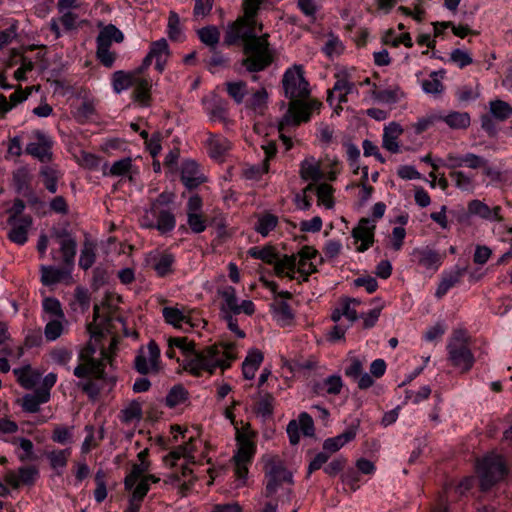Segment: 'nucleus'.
Masks as SVG:
<instances>
[{
  "instance_id": "obj_1",
  "label": "nucleus",
  "mask_w": 512,
  "mask_h": 512,
  "mask_svg": "<svg viewBox=\"0 0 512 512\" xmlns=\"http://www.w3.org/2000/svg\"><path fill=\"white\" fill-rule=\"evenodd\" d=\"M266 0H243V14L229 23L225 30L224 43L228 46L243 42L246 58L242 65L250 72L263 70L272 61L269 47V34L257 35L263 29V24L257 15Z\"/></svg>"
},
{
  "instance_id": "obj_2",
  "label": "nucleus",
  "mask_w": 512,
  "mask_h": 512,
  "mask_svg": "<svg viewBox=\"0 0 512 512\" xmlns=\"http://www.w3.org/2000/svg\"><path fill=\"white\" fill-rule=\"evenodd\" d=\"M109 320L100 316L99 306H94V320L88 326L90 340L79 353L80 364L74 368V375L81 380L78 386L92 399H95L106 383H113L114 377L108 371L112 368L111 356L101 351L100 357H94L98 341L109 332Z\"/></svg>"
},
{
  "instance_id": "obj_3",
  "label": "nucleus",
  "mask_w": 512,
  "mask_h": 512,
  "mask_svg": "<svg viewBox=\"0 0 512 512\" xmlns=\"http://www.w3.org/2000/svg\"><path fill=\"white\" fill-rule=\"evenodd\" d=\"M283 88L285 95L292 99L286 114L279 121L278 128L280 140L286 150L292 147V141L283 131L286 126H296L310 119L314 110H317L321 103L315 100L304 101L309 95V84L304 78V71L301 65H293L283 75Z\"/></svg>"
},
{
  "instance_id": "obj_4",
  "label": "nucleus",
  "mask_w": 512,
  "mask_h": 512,
  "mask_svg": "<svg viewBox=\"0 0 512 512\" xmlns=\"http://www.w3.org/2000/svg\"><path fill=\"white\" fill-rule=\"evenodd\" d=\"M52 238L58 245V249H52L51 258L55 262L63 264V268L52 265H42L41 281L44 285L51 286L60 282H72V269L74 267L77 243L74 237L64 230L54 231Z\"/></svg>"
},
{
  "instance_id": "obj_5",
  "label": "nucleus",
  "mask_w": 512,
  "mask_h": 512,
  "mask_svg": "<svg viewBox=\"0 0 512 512\" xmlns=\"http://www.w3.org/2000/svg\"><path fill=\"white\" fill-rule=\"evenodd\" d=\"M236 359V347L232 344H215L195 350L183 358V370L193 376L212 375L217 368L225 370Z\"/></svg>"
},
{
  "instance_id": "obj_6",
  "label": "nucleus",
  "mask_w": 512,
  "mask_h": 512,
  "mask_svg": "<svg viewBox=\"0 0 512 512\" xmlns=\"http://www.w3.org/2000/svg\"><path fill=\"white\" fill-rule=\"evenodd\" d=\"M147 456V449L140 451L137 455V462L132 465L131 470L125 477V489L132 492L125 512H138L140 502L149 491L150 482L156 483L159 481V478L148 474L150 462L147 460Z\"/></svg>"
},
{
  "instance_id": "obj_7",
  "label": "nucleus",
  "mask_w": 512,
  "mask_h": 512,
  "mask_svg": "<svg viewBox=\"0 0 512 512\" xmlns=\"http://www.w3.org/2000/svg\"><path fill=\"white\" fill-rule=\"evenodd\" d=\"M318 251L311 246L302 247L296 254L283 256L276 264V274L298 281H306L316 271Z\"/></svg>"
},
{
  "instance_id": "obj_8",
  "label": "nucleus",
  "mask_w": 512,
  "mask_h": 512,
  "mask_svg": "<svg viewBox=\"0 0 512 512\" xmlns=\"http://www.w3.org/2000/svg\"><path fill=\"white\" fill-rule=\"evenodd\" d=\"M262 462L267 479L265 497L283 495L290 501L293 476L285 469L281 458L277 455L265 454L262 457Z\"/></svg>"
},
{
  "instance_id": "obj_9",
  "label": "nucleus",
  "mask_w": 512,
  "mask_h": 512,
  "mask_svg": "<svg viewBox=\"0 0 512 512\" xmlns=\"http://www.w3.org/2000/svg\"><path fill=\"white\" fill-rule=\"evenodd\" d=\"M200 446L201 441L189 437V440L185 442L184 445H179L163 458L165 466L170 468L176 466L179 460L182 459L184 461L181 477L174 475L172 481L183 486L185 490H189L193 484V471L188 467V465L195 462V453Z\"/></svg>"
},
{
  "instance_id": "obj_10",
  "label": "nucleus",
  "mask_w": 512,
  "mask_h": 512,
  "mask_svg": "<svg viewBox=\"0 0 512 512\" xmlns=\"http://www.w3.org/2000/svg\"><path fill=\"white\" fill-rule=\"evenodd\" d=\"M253 437V433L247 430L237 431L236 434L237 449L231 462L237 486L244 485L247 480L249 466L251 465L256 452V445Z\"/></svg>"
},
{
  "instance_id": "obj_11",
  "label": "nucleus",
  "mask_w": 512,
  "mask_h": 512,
  "mask_svg": "<svg viewBox=\"0 0 512 512\" xmlns=\"http://www.w3.org/2000/svg\"><path fill=\"white\" fill-rule=\"evenodd\" d=\"M172 200V194L162 193L152 204L150 210L146 212L142 226L156 228L162 234L172 231L176 226V220L171 210L168 207H164V205L171 203Z\"/></svg>"
},
{
  "instance_id": "obj_12",
  "label": "nucleus",
  "mask_w": 512,
  "mask_h": 512,
  "mask_svg": "<svg viewBox=\"0 0 512 512\" xmlns=\"http://www.w3.org/2000/svg\"><path fill=\"white\" fill-rule=\"evenodd\" d=\"M477 473L482 490L489 489L506 474V467L501 455L490 453L477 462Z\"/></svg>"
},
{
  "instance_id": "obj_13",
  "label": "nucleus",
  "mask_w": 512,
  "mask_h": 512,
  "mask_svg": "<svg viewBox=\"0 0 512 512\" xmlns=\"http://www.w3.org/2000/svg\"><path fill=\"white\" fill-rule=\"evenodd\" d=\"M162 315L167 324L183 332H191L196 328L205 327L206 322L194 317L191 309L178 306H167L162 309Z\"/></svg>"
},
{
  "instance_id": "obj_14",
  "label": "nucleus",
  "mask_w": 512,
  "mask_h": 512,
  "mask_svg": "<svg viewBox=\"0 0 512 512\" xmlns=\"http://www.w3.org/2000/svg\"><path fill=\"white\" fill-rule=\"evenodd\" d=\"M449 359L457 368L467 371L474 363V357L467 345L466 334L463 331L454 333L448 344Z\"/></svg>"
},
{
  "instance_id": "obj_15",
  "label": "nucleus",
  "mask_w": 512,
  "mask_h": 512,
  "mask_svg": "<svg viewBox=\"0 0 512 512\" xmlns=\"http://www.w3.org/2000/svg\"><path fill=\"white\" fill-rule=\"evenodd\" d=\"M376 221L361 218L351 230L352 247L357 253L369 250L375 242Z\"/></svg>"
},
{
  "instance_id": "obj_16",
  "label": "nucleus",
  "mask_w": 512,
  "mask_h": 512,
  "mask_svg": "<svg viewBox=\"0 0 512 512\" xmlns=\"http://www.w3.org/2000/svg\"><path fill=\"white\" fill-rule=\"evenodd\" d=\"M222 298V314H241L251 315L254 313L255 306L251 300H243L239 303L236 296V290L232 286H225L217 291Z\"/></svg>"
},
{
  "instance_id": "obj_17",
  "label": "nucleus",
  "mask_w": 512,
  "mask_h": 512,
  "mask_svg": "<svg viewBox=\"0 0 512 512\" xmlns=\"http://www.w3.org/2000/svg\"><path fill=\"white\" fill-rule=\"evenodd\" d=\"M160 349L154 341L142 347L135 357V369L143 375L155 374L159 371Z\"/></svg>"
},
{
  "instance_id": "obj_18",
  "label": "nucleus",
  "mask_w": 512,
  "mask_h": 512,
  "mask_svg": "<svg viewBox=\"0 0 512 512\" xmlns=\"http://www.w3.org/2000/svg\"><path fill=\"white\" fill-rule=\"evenodd\" d=\"M78 7L77 0H58L57 9L60 14L59 18H53L50 22V28L55 33L56 37L61 34L60 25L65 29H74L77 25L78 17L73 12V9Z\"/></svg>"
},
{
  "instance_id": "obj_19",
  "label": "nucleus",
  "mask_w": 512,
  "mask_h": 512,
  "mask_svg": "<svg viewBox=\"0 0 512 512\" xmlns=\"http://www.w3.org/2000/svg\"><path fill=\"white\" fill-rule=\"evenodd\" d=\"M412 261L425 271L434 274L443 262V255L429 246L416 247L411 252Z\"/></svg>"
},
{
  "instance_id": "obj_20",
  "label": "nucleus",
  "mask_w": 512,
  "mask_h": 512,
  "mask_svg": "<svg viewBox=\"0 0 512 512\" xmlns=\"http://www.w3.org/2000/svg\"><path fill=\"white\" fill-rule=\"evenodd\" d=\"M35 141L27 144L26 152L42 163H47L52 158V139L42 131L34 132Z\"/></svg>"
},
{
  "instance_id": "obj_21",
  "label": "nucleus",
  "mask_w": 512,
  "mask_h": 512,
  "mask_svg": "<svg viewBox=\"0 0 512 512\" xmlns=\"http://www.w3.org/2000/svg\"><path fill=\"white\" fill-rule=\"evenodd\" d=\"M314 431L313 419L306 412L300 413L297 420H291L286 428L289 441L292 445L299 443L301 434L312 437L314 435Z\"/></svg>"
},
{
  "instance_id": "obj_22",
  "label": "nucleus",
  "mask_w": 512,
  "mask_h": 512,
  "mask_svg": "<svg viewBox=\"0 0 512 512\" xmlns=\"http://www.w3.org/2000/svg\"><path fill=\"white\" fill-rule=\"evenodd\" d=\"M8 224L10 225L8 239L19 246L24 245L28 241V234L33 224L32 218L30 216L9 217Z\"/></svg>"
},
{
  "instance_id": "obj_23",
  "label": "nucleus",
  "mask_w": 512,
  "mask_h": 512,
  "mask_svg": "<svg viewBox=\"0 0 512 512\" xmlns=\"http://www.w3.org/2000/svg\"><path fill=\"white\" fill-rule=\"evenodd\" d=\"M302 180L308 182L306 190H313L314 186L324 177L320 162L313 156H307L300 163L299 169Z\"/></svg>"
},
{
  "instance_id": "obj_24",
  "label": "nucleus",
  "mask_w": 512,
  "mask_h": 512,
  "mask_svg": "<svg viewBox=\"0 0 512 512\" xmlns=\"http://www.w3.org/2000/svg\"><path fill=\"white\" fill-rule=\"evenodd\" d=\"M360 303V300L356 298L341 299L332 311V321L334 323H338L342 318H345L347 319L348 324L352 325L360 317L357 312V306H359Z\"/></svg>"
},
{
  "instance_id": "obj_25",
  "label": "nucleus",
  "mask_w": 512,
  "mask_h": 512,
  "mask_svg": "<svg viewBox=\"0 0 512 512\" xmlns=\"http://www.w3.org/2000/svg\"><path fill=\"white\" fill-rule=\"evenodd\" d=\"M37 477L38 470L33 466H26L19 468L18 471H7L4 480L12 488H18L21 484H33Z\"/></svg>"
},
{
  "instance_id": "obj_26",
  "label": "nucleus",
  "mask_w": 512,
  "mask_h": 512,
  "mask_svg": "<svg viewBox=\"0 0 512 512\" xmlns=\"http://www.w3.org/2000/svg\"><path fill=\"white\" fill-rule=\"evenodd\" d=\"M51 393L47 389H37L34 393L25 394L22 398L21 407L26 413H36L42 404L50 400Z\"/></svg>"
},
{
  "instance_id": "obj_27",
  "label": "nucleus",
  "mask_w": 512,
  "mask_h": 512,
  "mask_svg": "<svg viewBox=\"0 0 512 512\" xmlns=\"http://www.w3.org/2000/svg\"><path fill=\"white\" fill-rule=\"evenodd\" d=\"M174 256L168 252L153 251L148 256V262L159 276L172 272Z\"/></svg>"
},
{
  "instance_id": "obj_28",
  "label": "nucleus",
  "mask_w": 512,
  "mask_h": 512,
  "mask_svg": "<svg viewBox=\"0 0 512 512\" xmlns=\"http://www.w3.org/2000/svg\"><path fill=\"white\" fill-rule=\"evenodd\" d=\"M403 133L400 124L390 122L384 127L382 136V146L391 153H398L400 151L399 137Z\"/></svg>"
},
{
  "instance_id": "obj_29",
  "label": "nucleus",
  "mask_w": 512,
  "mask_h": 512,
  "mask_svg": "<svg viewBox=\"0 0 512 512\" xmlns=\"http://www.w3.org/2000/svg\"><path fill=\"white\" fill-rule=\"evenodd\" d=\"M13 373L18 383L27 390L35 388L40 383L42 377L41 372L33 369L30 365L14 368Z\"/></svg>"
},
{
  "instance_id": "obj_30",
  "label": "nucleus",
  "mask_w": 512,
  "mask_h": 512,
  "mask_svg": "<svg viewBox=\"0 0 512 512\" xmlns=\"http://www.w3.org/2000/svg\"><path fill=\"white\" fill-rule=\"evenodd\" d=\"M181 180L189 189L195 188L203 182V176L195 161L186 160L182 163Z\"/></svg>"
},
{
  "instance_id": "obj_31",
  "label": "nucleus",
  "mask_w": 512,
  "mask_h": 512,
  "mask_svg": "<svg viewBox=\"0 0 512 512\" xmlns=\"http://www.w3.org/2000/svg\"><path fill=\"white\" fill-rule=\"evenodd\" d=\"M336 78L337 80L328 96L330 104L333 103V99H336L339 103L346 101V96L354 89L353 82L347 78L344 72H339Z\"/></svg>"
},
{
  "instance_id": "obj_32",
  "label": "nucleus",
  "mask_w": 512,
  "mask_h": 512,
  "mask_svg": "<svg viewBox=\"0 0 512 512\" xmlns=\"http://www.w3.org/2000/svg\"><path fill=\"white\" fill-rule=\"evenodd\" d=\"M45 322L44 337L47 341H56L60 338L68 329V320L65 316L61 319L48 318L43 319Z\"/></svg>"
},
{
  "instance_id": "obj_33",
  "label": "nucleus",
  "mask_w": 512,
  "mask_h": 512,
  "mask_svg": "<svg viewBox=\"0 0 512 512\" xmlns=\"http://www.w3.org/2000/svg\"><path fill=\"white\" fill-rule=\"evenodd\" d=\"M342 387L343 381L341 376L333 374L325 378L322 382L316 383L313 390L319 396L326 394L337 395L341 392Z\"/></svg>"
},
{
  "instance_id": "obj_34",
  "label": "nucleus",
  "mask_w": 512,
  "mask_h": 512,
  "mask_svg": "<svg viewBox=\"0 0 512 512\" xmlns=\"http://www.w3.org/2000/svg\"><path fill=\"white\" fill-rule=\"evenodd\" d=\"M455 187L462 192L473 193L477 187L475 176L464 170L451 171L449 174Z\"/></svg>"
},
{
  "instance_id": "obj_35",
  "label": "nucleus",
  "mask_w": 512,
  "mask_h": 512,
  "mask_svg": "<svg viewBox=\"0 0 512 512\" xmlns=\"http://www.w3.org/2000/svg\"><path fill=\"white\" fill-rule=\"evenodd\" d=\"M150 57L155 61V68L160 73L164 71L165 64L169 57V49L167 41L162 38L158 41H155L151 44L149 50Z\"/></svg>"
},
{
  "instance_id": "obj_36",
  "label": "nucleus",
  "mask_w": 512,
  "mask_h": 512,
  "mask_svg": "<svg viewBox=\"0 0 512 512\" xmlns=\"http://www.w3.org/2000/svg\"><path fill=\"white\" fill-rule=\"evenodd\" d=\"M124 41L123 32L113 24L104 25L101 27L99 34L96 38V45L103 44L108 48L112 43H122Z\"/></svg>"
},
{
  "instance_id": "obj_37",
  "label": "nucleus",
  "mask_w": 512,
  "mask_h": 512,
  "mask_svg": "<svg viewBox=\"0 0 512 512\" xmlns=\"http://www.w3.org/2000/svg\"><path fill=\"white\" fill-rule=\"evenodd\" d=\"M355 437H356V429L349 428L346 431H344L343 433H341L335 437L327 438L323 442V449L326 452L335 453V452L339 451L341 448H343L347 443L354 440Z\"/></svg>"
},
{
  "instance_id": "obj_38",
  "label": "nucleus",
  "mask_w": 512,
  "mask_h": 512,
  "mask_svg": "<svg viewBox=\"0 0 512 512\" xmlns=\"http://www.w3.org/2000/svg\"><path fill=\"white\" fill-rule=\"evenodd\" d=\"M462 273V269L458 267L451 271H444L436 288L435 296L438 299L442 298L456 283L459 282Z\"/></svg>"
},
{
  "instance_id": "obj_39",
  "label": "nucleus",
  "mask_w": 512,
  "mask_h": 512,
  "mask_svg": "<svg viewBox=\"0 0 512 512\" xmlns=\"http://www.w3.org/2000/svg\"><path fill=\"white\" fill-rule=\"evenodd\" d=\"M263 354L257 349H251L242 363L243 376L247 380L255 377L256 371L263 362Z\"/></svg>"
},
{
  "instance_id": "obj_40",
  "label": "nucleus",
  "mask_w": 512,
  "mask_h": 512,
  "mask_svg": "<svg viewBox=\"0 0 512 512\" xmlns=\"http://www.w3.org/2000/svg\"><path fill=\"white\" fill-rule=\"evenodd\" d=\"M134 86V100L142 107H147L150 102V90L152 87L149 79L137 76Z\"/></svg>"
},
{
  "instance_id": "obj_41",
  "label": "nucleus",
  "mask_w": 512,
  "mask_h": 512,
  "mask_svg": "<svg viewBox=\"0 0 512 512\" xmlns=\"http://www.w3.org/2000/svg\"><path fill=\"white\" fill-rule=\"evenodd\" d=\"M468 211L470 214L477 215L488 220H497L500 218V207L496 206L491 209L488 205L480 200H472L468 204Z\"/></svg>"
},
{
  "instance_id": "obj_42",
  "label": "nucleus",
  "mask_w": 512,
  "mask_h": 512,
  "mask_svg": "<svg viewBox=\"0 0 512 512\" xmlns=\"http://www.w3.org/2000/svg\"><path fill=\"white\" fill-rule=\"evenodd\" d=\"M439 120L446 123L449 128L459 130L469 127L471 119L467 112L453 111L446 115H439Z\"/></svg>"
},
{
  "instance_id": "obj_43",
  "label": "nucleus",
  "mask_w": 512,
  "mask_h": 512,
  "mask_svg": "<svg viewBox=\"0 0 512 512\" xmlns=\"http://www.w3.org/2000/svg\"><path fill=\"white\" fill-rule=\"evenodd\" d=\"M137 78L136 73L133 72H125L122 70L116 71L112 75V88L113 91L117 94L127 90L129 87L133 85Z\"/></svg>"
},
{
  "instance_id": "obj_44",
  "label": "nucleus",
  "mask_w": 512,
  "mask_h": 512,
  "mask_svg": "<svg viewBox=\"0 0 512 512\" xmlns=\"http://www.w3.org/2000/svg\"><path fill=\"white\" fill-rule=\"evenodd\" d=\"M16 446V454L20 461H28L34 457V445L31 440L24 437H14L11 440L4 439Z\"/></svg>"
},
{
  "instance_id": "obj_45",
  "label": "nucleus",
  "mask_w": 512,
  "mask_h": 512,
  "mask_svg": "<svg viewBox=\"0 0 512 512\" xmlns=\"http://www.w3.org/2000/svg\"><path fill=\"white\" fill-rule=\"evenodd\" d=\"M313 190L316 192L318 205L324 206L326 209L334 208V189L331 185L327 183H319L314 186Z\"/></svg>"
},
{
  "instance_id": "obj_46",
  "label": "nucleus",
  "mask_w": 512,
  "mask_h": 512,
  "mask_svg": "<svg viewBox=\"0 0 512 512\" xmlns=\"http://www.w3.org/2000/svg\"><path fill=\"white\" fill-rule=\"evenodd\" d=\"M231 148V142L222 136H213L208 140L209 154L214 159H220Z\"/></svg>"
},
{
  "instance_id": "obj_47",
  "label": "nucleus",
  "mask_w": 512,
  "mask_h": 512,
  "mask_svg": "<svg viewBox=\"0 0 512 512\" xmlns=\"http://www.w3.org/2000/svg\"><path fill=\"white\" fill-rule=\"evenodd\" d=\"M198 36L203 44L211 49H216L220 41V30L214 25H209L199 29Z\"/></svg>"
},
{
  "instance_id": "obj_48",
  "label": "nucleus",
  "mask_w": 512,
  "mask_h": 512,
  "mask_svg": "<svg viewBox=\"0 0 512 512\" xmlns=\"http://www.w3.org/2000/svg\"><path fill=\"white\" fill-rule=\"evenodd\" d=\"M71 455V449L66 448L63 450H54L47 454V458L49 460L50 466L56 470L58 473H61L63 469L67 465V460Z\"/></svg>"
},
{
  "instance_id": "obj_49",
  "label": "nucleus",
  "mask_w": 512,
  "mask_h": 512,
  "mask_svg": "<svg viewBox=\"0 0 512 512\" xmlns=\"http://www.w3.org/2000/svg\"><path fill=\"white\" fill-rule=\"evenodd\" d=\"M42 310V320L48 318L61 319L65 316L61 304L56 298H45L42 303Z\"/></svg>"
},
{
  "instance_id": "obj_50",
  "label": "nucleus",
  "mask_w": 512,
  "mask_h": 512,
  "mask_svg": "<svg viewBox=\"0 0 512 512\" xmlns=\"http://www.w3.org/2000/svg\"><path fill=\"white\" fill-rule=\"evenodd\" d=\"M142 416V408L139 402L133 401L129 403L120 414L123 423L133 424L140 421Z\"/></svg>"
},
{
  "instance_id": "obj_51",
  "label": "nucleus",
  "mask_w": 512,
  "mask_h": 512,
  "mask_svg": "<svg viewBox=\"0 0 512 512\" xmlns=\"http://www.w3.org/2000/svg\"><path fill=\"white\" fill-rule=\"evenodd\" d=\"M278 224V217L271 213H265L258 218L255 230L262 236H267Z\"/></svg>"
},
{
  "instance_id": "obj_52",
  "label": "nucleus",
  "mask_w": 512,
  "mask_h": 512,
  "mask_svg": "<svg viewBox=\"0 0 512 512\" xmlns=\"http://www.w3.org/2000/svg\"><path fill=\"white\" fill-rule=\"evenodd\" d=\"M187 397V390L184 387L177 385L171 388L168 392L165 398V403L168 407L173 408L184 403L187 400Z\"/></svg>"
},
{
  "instance_id": "obj_53",
  "label": "nucleus",
  "mask_w": 512,
  "mask_h": 512,
  "mask_svg": "<svg viewBox=\"0 0 512 512\" xmlns=\"http://www.w3.org/2000/svg\"><path fill=\"white\" fill-rule=\"evenodd\" d=\"M421 87L427 94L439 95L443 92V84L435 71L428 78L422 80Z\"/></svg>"
},
{
  "instance_id": "obj_54",
  "label": "nucleus",
  "mask_w": 512,
  "mask_h": 512,
  "mask_svg": "<svg viewBox=\"0 0 512 512\" xmlns=\"http://www.w3.org/2000/svg\"><path fill=\"white\" fill-rule=\"evenodd\" d=\"M344 51L343 42L335 35L330 34L323 46V52L329 57L334 58L341 55Z\"/></svg>"
},
{
  "instance_id": "obj_55",
  "label": "nucleus",
  "mask_w": 512,
  "mask_h": 512,
  "mask_svg": "<svg viewBox=\"0 0 512 512\" xmlns=\"http://www.w3.org/2000/svg\"><path fill=\"white\" fill-rule=\"evenodd\" d=\"M40 174L44 179V185L50 193L57 191V182L59 173L56 169L50 166H43L40 170Z\"/></svg>"
},
{
  "instance_id": "obj_56",
  "label": "nucleus",
  "mask_w": 512,
  "mask_h": 512,
  "mask_svg": "<svg viewBox=\"0 0 512 512\" xmlns=\"http://www.w3.org/2000/svg\"><path fill=\"white\" fill-rule=\"evenodd\" d=\"M249 254L256 259H261L269 264H273L275 271L277 262L281 261L282 258L279 257L271 248H252L250 249Z\"/></svg>"
},
{
  "instance_id": "obj_57",
  "label": "nucleus",
  "mask_w": 512,
  "mask_h": 512,
  "mask_svg": "<svg viewBox=\"0 0 512 512\" xmlns=\"http://www.w3.org/2000/svg\"><path fill=\"white\" fill-rule=\"evenodd\" d=\"M169 348H178L184 358L187 354L193 353L195 349V343L189 340L187 337H171L168 339Z\"/></svg>"
},
{
  "instance_id": "obj_58",
  "label": "nucleus",
  "mask_w": 512,
  "mask_h": 512,
  "mask_svg": "<svg viewBox=\"0 0 512 512\" xmlns=\"http://www.w3.org/2000/svg\"><path fill=\"white\" fill-rule=\"evenodd\" d=\"M30 173L26 167H20L13 173V183L18 193L23 192L29 186Z\"/></svg>"
},
{
  "instance_id": "obj_59",
  "label": "nucleus",
  "mask_w": 512,
  "mask_h": 512,
  "mask_svg": "<svg viewBox=\"0 0 512 512\" xmlns=\"http://www.w3.org/2000/svg\"><path fill=\"white\" fill-rule=\"evenodd\" d=\"M490 112L496 119L505 120L512 114V108L504 101L495 100L490 102Z\"/></svg>"
},
{
  "instance_id": "obj_60",
  "label": "nucleus",
  "mask_w": 512,
  "mask_h": 512,
  "mask_svg": "<svg viewBox=\"0 0 512 512\" xmlns=\"http://www.w3.org/2000/svg\"><path fill=\"white\" fill-rule=\"evenodd\" d=\"M273 316L281 325H287L293 319V313L286 302H280L273 310Z\"/></svg>"
},
{
  "instance_id": "obj_61",
  "label": "nucleus",
  "mask_w": 512,
  "mask_h": 512,
  "mask_svg": "<svg viewBox=\"0 0 512 512\" xmlns=\"http://www.w3.org/2000/svg\"><path fill=\"white\" fill-rule=\"evenodd\" d=\"M227 92L235 102L241 103L247 95V85L242 81L228 82Z\"/></svg>"
},
{
  "instance_id": "obj_62",
  "label": "nucleus",
  "mask_w": 512,
  "mask_h": 512,
  "mask_svg": "<svg viewBox=\"0 0 512 512\" xmlns=\"http://www.w3.org/2000/svg\"><path fill=\"white\" fill-rule=\"evenodd\" d=\"M384 41L386 44H390L395 47L400 44H403L407 48H411L413 46V41L409 33L396 35L394 32L390 31L384 36Z\"/></svg>"
},
{
  "instance_id": "obj_63",
  "label": "nucleus",
  "mask_w": 512,
  "mask_h": 512,
  "mask_svg": "<svg viewBox=\"0 0 512 512\" xmlns=\"http://www.w3.org/2000/svg\"><path fill=\"white\" fill-rule=\"evenodd\" d=\"M322 250L324 257L328 260H332L341 254L343 245L338 239H329L325 242Z\"/></svg>"
},
{
  "instance_id": "obj_64",
  "label": "nucleus",
  "mask_w": 512,
  "mask_h": 512,
  "mask_svg": "<svg viewBox=\"0 0 512 512\" xmlns=\"http://www.w3.org/2000/svg\"><path fill=\"white\" fill-rule=\"evenodd\" d=\"M96 56L97 59L105 66L112 67L116 60V53L112 52L107 46L96 45Z\"/></svg>"
}]
</instances>
